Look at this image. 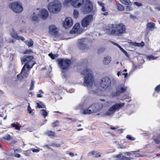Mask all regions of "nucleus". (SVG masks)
Here are the masks:
<instances>
[{"label": "nucleus", "instance_id": "nucleus-25", "mask_svg": "<svg viewBox=\"0 0 160 160\" xmlns=\"http://www.w3.org/2000/svg\"><path fill=\"white\" fill-rule=\"evenodd\" d=\"M25 44L29 47H31L33 45V42L32 39L24 42Z\"/></svg>", "mask_w": 160, "mask_h": 160}, {"label": "nucleus", "instance_id": "nucleus-7", "mask_svg": "<svg viewBox=\"0 0 160 160\" xmlns=\"http://www.w3.org/2000/svg\"><path fill=\"white\" fill-rule=\"evenodd\" d=\"M111 83V79L108 77L102 78L100 81V90L102 91L105 90L110 86Z\"/></svg>", "mask_w": 160, "mask_h": 160}, {"label": "nucleus", "instance_id": "nucleus-2", "mask_svg": "<svg viewBox=\"0 0 160 160\" xmlns=\"http://www.w3.org/2000/svg\"><path fill=\"white\" fill-rule=\"evenodd\" d=\"M104 31L108 34L120 37L126 33V27L122 23L110 24L106 27Z\"/></svg>", "mask_w": 160, "mask_h": 160}, {"label": "nucleus", "instance_id": "nucleus-30", "mask_svg": "<svg viewBox=\"0 0 160 160\" xmlns=\"http://www.w3.org/2000/svg\"><path fill=\"white\" fill-rule=\"evenodd\" d=\"M73 15L74 17L75 18H77L78 17L79 13L78 11L77 10H74Z\"/></svg>", "mask_w": 160, "mask_h": 160}, {"label": "nucleus", "instance_id": "nucleus-51", "mask_svg": "<svg viewBox=\"0 0 160 160\" xmlns=\"http://www.w3.org/2000/svg\"><path fill=\"white\" fill-rule=\"evenodd\" d=\"M37 107L38 108H43L38 103H37Z\"/></svg>", "mask_w": 160, "mask_h": 160}, {"label": "nucleus", "instance_id": "nucleus-22", "mask_svg": "<svg viewBox=\"0 0 160 160\" xmlns=\"http://www.w3.org/2000/svg\"><path fill=\"white\" fill-rule=\"evenodd\" d=\"M126 90V88L124 87L121 86L118 87L117 88V91L121 93H122L125 92Z\"/></svg>", "mask_w": 160, "mask_h": 160}, {"label": "nucleus", "instance_id": "nucleus-38", "mask_svg": "<svg viewBox=\"0 0 160 160\" xmlns=\"http://www.w3.org/2000/svg\"><path fill=\"white\" fill-rule=\"evenodd\" d=\"M58 125V121L56 120L55 122L52 123V126L53 127H56Z\"/></svg>", "mask_w": 160, "mask_h": 160}, {"label": "nucleus", "instance_id": "nucleus-48", "mask_svg": "<svg viewBox=\"0 0 160 160\" xmlns=\"http://www.w3.org/2000/svg\"><path fill=\"white\" fill-rule=\"evenodd\" d=\"M31 150L33 152H39V150L38 149H32Z\"/></svg>", "mask_w": 160, "mask_h": 160}, {"label": "nucleus", "instance_id": "nucleus-33", "mask_svg": "<svg viewBox=\"0 0 160 160\" xmlns=\"http://www.w3.org/2000/svg\"><path fill=\"white\" fill-rule=\"evenodd\" d=\"M126 138L128 139L131 141H133L135 139V138L131 137L130 135H128L127 136Z\"/></svg>", "mask_w": 160, "mask_h": 160}, {"label": "nucleus", "instance_id": "nucleus-62", "mask_svg": "<svg viewBox=\"0 0 160 160\" xmlns=\"http://www.w3.org/2000/svg\"><path fill=\"white\" fill-rule=\"evenodd\" d=\"M38 92L39 93H42V94H43V92L42 91V90H39V91H38Z\"/></svg>", "mask_w": 160, "mask_h": 160}, {"label": "nucleus", "instance_id": "nucleus-43", "mask_svg": "<svg viewBox=\"0 0 160 160\" xmlns=\"http://www.w3.org/2000/svg\"><path fill=\"white\" fill-rule=\"evenodd\" d=\"M105 50V48H99L98 50V52L99 53H101Z\"/></svg>", "mask_w": 160, "mask_h": 160}, {"label": "nucleus", "instance_id": "nucleus-3", "mask_svg": "<svg viewBox=\"0 0 160 160\" xmlns=\"http://www.w3.org/2000/svg\"><path fill=\"white\" fill-rule=\"evenodd\" d=\"M84 104L80 105L79 108L82 110V113L84 114H90L92 113L97 112L100 110L102 108V105L100 103H95L92 104L88 107L87 109H85L86 107Z\"/></svg>", "mask_w": 160, "mask_h": 160}, {"label": "nucleus", "instance_id": "nucleus-12", "mask_svg": "<svg viewBox=\"0 0 160 160\" xmlns=\"http://www.w3.org/2000/svg\"><path fill=\"white\" fill-rule=\"evenodd\" d=\"M93 20V15L91 14L87 15L82 20L81 24L83 27H86L92 23Z\"/></svg>", "mask_w": 160, "mask_h": 160}, {"label": "nucleus", "instance_id": "nucleus-11", "mask_svg": "<svg viewBox=\"0 0 160 160\" xmlns=\"http://www.w3.org/2000/svg\"><path fill=\"white\" fill-rule=\"evenodd\" d=\"M58 62L59 68L62 69H66L69 67L71 61L67 59H58Z\"/></svg>", "mask_w": 160, "mask_h": 160}, {"label": "nucleus", "instance_id": "nucleus-63", "mask_svg": "<svg viewBox=\"0 0 160 160\" xmlns=\"http://www.w3.org/2000/svg\"><path fill=\"white\" fill-rule=\"evenodd\" d=\"M121 74V72H118L117 73V75L118 77Z\"/></svg>", "mask_w": 160, "mask_h": 160}, {"label": "nucleus", "instance_id": "nucleus-18", "mask_svg": "<svg viewBox=\"0 0 160 160\" xmlns=\"http://www.w3.org/2000/svg\"><path fill=\"white\" fill-rule=\"evenodd\" d=\"M11 35L12 38L17 40H19L21 39L22 41H23L25 40L23 37H20L18 36L17 34V33L15 32L13 29H12V31L11 33Z\"/></svg>", "mask_w": 160, "mask_h": 160}, {"label": "nucleus", "instance_id": "nucleus-24", "mask_svg": "<svg viewBox=\"0 0 160 160\" xmlns=\"http://www.w3.org/2000/svg\"><path fill=\"white\" fill-rule=\"evenodd\" d=\"M131 44L135 46L143 47L144 45V43L142 42L140 43H137L134 42H130Z\"/></svg>", "mask_w": 160, "mask_h": 160}, {"label": "nucleus", "instance_id": "nucleus-42", "mask_svg": "<svg viewBox=\"0 0 160 160\" xmlns=\"http://www.w3.org/2000/svg\"><path fill=\"white\" fill-rule=\"evenodd\" d=\"M97 3L98 5L101 7H102L103 6H105L104 3H102L101 2L98 1Z\"/></svg>", "mask_w": 160, "mask_h": 160}, {"label": "nucleus", "instance_id": "nucleus-34", "mask_svg": "<svg viewBox=\"0 0 160 160\" xmlns=\"http://www.w3.org/2000/svg\"><path fill=\"white\" fill-rule=\"evenodd\" d=\"M3 138L6 140H9L11 139V137L9 135L7 134L4 136Z\"/></svg>", "mask_w": 160, "mask_h": 160}, {"label": "nucleus", "instance_id": "nucleus-47", "mask_svg": "<svg viewBox=\"0 0 160 160\" xmlns=\"http://www.w3.org/2000/svg\"><path fill=\"white\" fill-rule=\"evenodd\" d=\"M14 157H17V158H19L21 157L20 155V154H18V153L15 154H14Z\"/></svg>", "mask_w": 160, "mask_h": 160}, {"label": "nucleus", "instance_id": "nucleus-20", "mask_svg": "<svg viewBox=\"0 0 160 160\" xmlns=\"http://www.w3.org/2000/svg\"><path fill=\"white\" fill-rule=\"evenodd\" d=\"M112 58L111 57L109 56H107L103 58V60L102 61V63L104 65H108L112 61Z\"/></svg>", "mask_w": 160, "mask_h": 160}, {"label": "nucleus", "instance_id": "nucleus-14", "mask_svg": "<svg viewBox=\"0 0 160 160\" xmlns=\"http://www.w3.org/2000/svg\"><path fill=\"white\" fill-rule=\"evenodd\" d=\"M78 47L80 49L84 50L88 48L86 39L85 38L79 39L78 41Z\"/></svg>", "mask_w": 160, "mask_h": 160}, {"label": "nucleus", "instance_id": "nucleus-44", "mask_svg": "<svg viewBox=\"0 0 160 160\" xmlns=\"http://www.w3.org/2000/svg\"><path fill=\"white\" fill-rule=\"evenodd\" d=\"M155 142L157 144H159L160 143V139L159 138H158L154 139Z\"/></svg>", "mask_w": 160, "mask_h": 160}, {"label": "nucleus", "instance_id": "nucleus-31", "mask_svg": "<svg viewBox=\"0 0 160 160\" xmlns=\"http://www.w3.org/2000/svg\"><path fill=\"white\" fill-rule=\"evenodd\" d=\"M31 154V152L30 150H28L24 152V154L27 156H29Z\"/></svg>", "mask_w": 160, "mask_h": 160}, {"label": "nucleus", "instance_id": "nucleus-28", "mask_svg": "<svg viewBox=\"0 0 160 160\" xmlns=\"http://www.w3.org/2000/svg\"><path fill=\"white\" fill-rule=\"evenodd\" d=\"M41 113L44 118L48 116V112L44 109H42L41 110Z\"/></svg>", "mask_w": 160, "mask_h": 160}, {"label": "nucleus", "instance_id": "nucleus-6", "mask_svg": "<svg viewBox=\"0 0 160 160\" xmlns=\"http://www.w3.org/2000/svg\"><path fill=\"white\" fill-rule=\"evenodd\" d=\"M84 0H65L63 4L65 6H68L69 4L75 8L80 7L84 2Z\"/></svg>", "mask_w": 160, "mask_h": 160}, {"label": "nucleus", "instance_id": "nucleus-16", "mask_svg": "<svg viewBox=\"0 0 160 160\" xmlns=\"http://www.w3.org/2000/svg\"><path fill=\"white\" fill-rule=\"evenodd\" d=\"M73 24L72 19L70 17H67L63 22V26L66 29L72 27Z\"/></svg>", "mask_w": 160, "mask_h": 160}, {"label": "nucleus", "instance_id": "nucleus-10", "mask_svg": "<svg viewBox=\"0 0 160 160\" xmlns=\"http://www.w3.org/2000/svg\"><path fill=\"white\" fill-rule=\"evenodd\" d=\"M125 104L124 103H122L113 105L109 108L108 111L106 112L105 114L106 115H110L113 114L116 111L119 110L120 108L123 107Z\"/></svg>", "mask_w": 160, "mask_h": 160}, {"label": "nucleus", "instance_id": "nucleus-50", "mask_svg": "<svg viewBox=\"0 0 160 160\" xmlns=\"http://www.w3.org/2000/svg\"><path fill=\"white\" fill-rule=\"evenodd\" d=\"M101 156V155H100V153H99V152H98L97 153H97H96L95 155V156L96 157H99Z\"/></svg>", "mask_w": 160, "mask_h": 160}, {"label": "nucleus", "instance_id": "nucleus-8", "mask_svg": "<svg viewBox=\"0 0 160 160\" xmlns=\"http://www.w3.org/2000/svg\"><path fill=\"white\" fill-rule=\"evenodd\" d=\"M92 8L93 6L92 2L89 0H87L81 8V11L83 13H88L91 12Z\"/></svg>", "mask_w": 160, "mask_h": 160}, {"label": "nucleus", "instance_id": "nucleus-46", "mask_svg": "<svg viewBox=\"0 0 160 160\" xmlns=\"http://www.w3.org/2000/svg\"><path fill=\"white\" fill-rule=\"evenodd\" d=\"M48 55L52 59H54L55 58L53 54L52 53H49V54Z\"/></svg>", "mask_w": 160, "mask_h": 160}, {"label": "nucleus", "instance_id": "nucleus-4", "mask_svg": "<svg viewBox=\"0 0 160 160\" xmlns=\"http://www.w3.org/2000/svg\"><path fill=\"white\" fill-rule=\"evenodd\" d=\"M62 4L59 0H54L49 3L48 6L49 11L53 14H56L59 12L62 8Z\"/></svg>", "mask_w": 160, "mask_h": 160}, {"label": "nucleus", "instance_id": "nucleus-45", "mask_svg": "<svg viewBox=\"0 0 160 160\" xmlns=\"http://www.w3.org/2000/svg\"><path fill=\"white\" fill-rule=\"evenodd\" d=\"M155 90L158 92H159L160 91V84L156 87Z\"/></svg>", "mask_w": 160, "mask_h": 160}, {"label": "nucleus", "instance_id": "nucleus-54", "mask_svg": "<svg viewBox=\"0 0 160 160\" xmlns=\"http://www.w3.org/2000/svg\"><path fill=\"white\" fill-rule=\"evenodd\" d=\"M43 147H46L48 148L49 149H51L52 150V149L49 147V146L48 145H45Z\"/></svg>", "mask_w": 160, "mask_h": 160}, {"label": "nucleus", "instance_id": "nucleus-53", "mask_svg": "<svg viewBox=\"0 0 160 160\" xmlns=\"http://www.w3.org/2000/svg\"><path fill=\"white\" fill-rule=\"evenodd\" d=\"M108 12H106L104 13H102V14L105 15V16H107L108 15Z\"/></svg>", "mask_w": 160, "mask_h": 160}, {"label": "nucleus", "instance_id": "nucleus-60", "mask_svg": "<svg viewBox=\"0 0 160 160\" xmlns=\"http://www.w3.org/2000/svg\"><path fill=\"white\" fill-rule=\"evenodd\" d=\"M110 128L112 130H115V129H117L116 128H115V127H111Z\"/></svg>", "mask_w": 160, "mask_h": 160}, {"label": "nucleus", "instance_id": "nucleus-13", "mask_svg": "<svg viewBox=\"0 0 160 160\" xmlns=\"http://www.w3.org/2000/svg\"><path fill=\"white\" fill-rule=\"evenodd\" d=\"M25 65H24L21 71V73L17 75V77L18 79H22L24 78L27 77L29 73V70L30 69H28V70L25 69Z\"/></svg>", "mask_w": 160, "mask_h": 160}, {"label": "nucleus", "instance_id": "nucleus-61", "mask_svg": "<svg viewBox=\"0 0 160 160\" xmlns=\"http://www.w3.org/2000/svg\"><path fill=\"white\" fill-rule=\"evenodd\" d=\"M122 75H124V77L125 78H126L127 77V75H128V73H125V74L122 73Z\"/></svg>", "mask_w": 160, "mask_h": 160}, {"label": "nucleus", "instance_id": "nucleus-57", "mask_svg": "<svg viewBox=\"0 0 160 160\" xmlns=\"http://www.w3.org/2000/svg\"><path fill=\"white\" fill-rule=\"evenodd\" d=\"M69 155L71 157H72L74 156V154L72 152H70L69 153Z\"/></svg>", "mask_w": 160, "mask_h": 160}, {"label": "nucleus", "instance_id": "nucleus-59", "mask_svg": "<svg viewBox=\"0 0 160 160\" xmlns=\"http://www.w3.org/2000/svg\"><path fill=\"white\" fill-rule=\"evenodd\" d=\"M37 97L38 98H41L42 97V96L41 94H37Z\"/></svg>", "mask_w": 160, "mask_h": 160}, {"label": "nucleus", "instance_id": "nucleus-5", "mask_svg": "<svg viewBox=\"0 0 160 160\" xmlns=\"http://www.w3.org/2000/svg\"><path fill=\"white\" fill-rule=\"evenodd\" d=\"M33 59V56L29 55H25L21 58V61L23 63H25L24 65L28 69L31 68L34 65V63L32 61Z\"/></svg>", "mask_w": 160, "mask_h": 160}, {"label": "nucleus", "instance_id": "nucleus-1", "mask_svg": "<svg viewBox=\"0 0 160 160\" xmlns=\"http://www.w3.org/2000/svg\"><path fill=\"white\" fill-rule=\"evenodd\" d=\"M92 72L90 68H86L81 72L83 75L84 82L83 85L87 87L88 90L91 92H97L96 91L97 86L94 83Z\"/></svg>", "mask_w": 160, "mask_h": 160}, {"label": "nucleus", "instance_id": "nucleus-35", "mask_svg": "<svg viewBox=\"0 0 160 160\" xmlns=\"http://www.w3.org/2000/svg\"><path fill=\"white\" fill-rule=\"evenodd\" d=\"M157 58H155V57L152 55H151L147 57V58L149 60H153L156 59Z\"/></svg>", "mask_w": 160, "mask_h": 160}, {"label": "nucleus", "instance_id": "nucleus-49", "mask_svg": "<svg viewBox=\"0 0 160 160\" xmlns=\"http://www.w3.org/2000/svg\"><path fill=\"white\" fill-rule=\"evenodd\" d=\"M126 9L127 10L129 11L132 9V7L131 6H128L126 7Z\"/></svg>", "mask_w": 160, "mask_h": 160}, {"label": "nucleus", "instance_id": "nucleus-21", "mask_svg": "<svg viewBox=\"0 0 160 160\" xmlns=\"http://www.w3.org/2000/svg\"><path fill=\"white\" fill-rule=\"evenodd\" d=\"M155 25L154 23L152 22L148 23L147 24V28L149 30H152L153 29Z\"/></svg>", "mask_w": 160, "mask_h": 160}, {"label": "nucleus", "instance_id": "nucleus-36", "mask_svg": "<svg viewBox=\"0 0 160 160\" xmlns=\"http://www.w3.org/2000/svg\"><path fill=\"white\" fill-rule=\"evenodd\" d=\"M34 83L35 81H32V82L31 83V87L29 89L31 91L34 88Z\"/></svg>", "mask_w": 160, "mask_h": 160}, {"label": "nucleus", "instance_id": "nucleus-64", "mask_svg": "<svg viewBox=\"0 0 160 160\" xmlns=\"http://www.w3.org/2000/svg\"><path fill=\"white\" fill-rule=\"evenodd\" d=\"M113 43L114 45H115L117 46V47L119 45L118 44V43H114L113 42Z\"/></svg>", "mask_w": 160, "mask_h": 160}, {"label": "nucleus", "instance_id": "nucleus-40", "mask_svg": "<svg viewBox=\"0 0 160 160\" xmlns=\"http://www.w3.org/2000/svg\"><path fill=\"white\" fill-rule=\"evenodd\" d=\"M134 4L138 7L142 6V5L141 3H140L137 2H135L134 3Z\"/></svg>", "mask_w": 160, "mask_h": 160}, {"label": "nucleus", "instance_id": "nucleus-29", "mask_svg": "<svg viewBox=\"0 0 160 160\" xmlns=\"http://www.w3.org/2000/svg\"><path fill=\"white\" fill-rule=\"evenodd\" d=\"M46 134L49 137L54 136L55 135V133L52 131H48L46 132Z\"/></svg>", "mask_w": 160, "mask_h": 160}, {"label": "nucleus", "instance_id": "nucleus-56", "mask_svg": "<svg viewBox=\"0 0 160 160\" xmlns=\"http://www.w3.org/2000/svg\"><path fill=\"white\" fill-rule=\"evenodd\" d=\"M14 152H21V151L18 149H15L14 150Z\"/></svg>", "mask_w": 160, "mask_h": 160}, {"label": "nucleus", "instance_id": "nucleus-15", "mask_svg": "<svg viewBox=\"0 0 160 160\" xmlns=\"http://www.w3.org/2000/svg\"><path fill=\"white\" fill-rule=\"evenodd\" d=\"M39 16L42 19L46 20L48 17V12L45 9H38Z\"/></svg>", "mask_w": 160, "mask_h": 160}, {"label": "nucleus", "instance_id": "nucleus-27", "mask_svg": "<svg viewBox=\"0 0 160 160\" xmlns=\"http://www.w3.org/2000/svg\"><path fill=\"white\" fill-rule=\"evenodd\" d=\"M119 1L125 4L128 5H131V2L129 0H119Z\"/></svg>", "mask_w": 160, "mask_h": 160}, {"label": "nucleus", "instance_id": "nucleus-41", "mask_svg": "<svg viewBox=\"0 0 160 160\" xmlns=\"http://www.w3.org/2000/svg\"><path fill=\"white\" fill-rule=\"evenodd\" d=\"M28 110L29 113L30 114H31L32 112V110L31 109L30 106H29V104L28 106Z\"/></svg>", "mask_w": 160, "mask_h": 160}, {"label": "nucleus", "instance_id": "nucleus-58", "mask_svg": "<svg viewBox=\"0 0 160 160\" xmlns=\"http://www.w3.org/2000/svg\"><path fill=\"white\" fill-rule=\"evenodd\" d=\"M126 56L127 57H129L128 53L126 51L124 53Z\"/></svg>", "mask_w": 160, "mask_h": 160}, {"label": "nucleus", "instance_id": "nucleus-9", "mask_svg": "<svg viewBox=\"0 0 160 160\" xmlns=\"http://www.w3.org/2000/svg\"><path fill=\"white\" fill-rule=\"evenodd\" d=\"M10 8L16 13L21 12L23 9L21 3L19 2H13L9 5Z\"/></svg>", "mask_w": 160, "mask_h": 160}, {"label": "nucleus", "instance_id": "nucleus-17", "mask_svg": "<svg viewBox=\"0 0 160 160\" xmlns=\"http://www.w3.org/2000/svg\"><path fill=\"white\" fill-rule=\"evenodd\" d=\"M38 9H37L30 15V19L32 21H37L38 20Z\"/></svg>", "mask_w": 160, "mask_h": 160}, {"label": "nucleus", "instance_id": "nucleus-39", "mask_svg": "<svg viewBox=\"0 0 160 160\" xmlns=\"http://www.w3.org/2000/svg\"><path fill=\"white\" fill-rule=\"evenodd\" d=\"M32 52V51L31 50H26L24 51V53L25 54H30Z\"/></svg>", "mask_w": 160, "mask_h": 160}, {"label": "nucleus", "instance_id": "nucleus-37", "mask_svg": "<svg viewBox=\"0 0 160 160\" xmlns=\"http://www.w3.org/2000/svg\"><path fill=\"white\" fill-rule=\"evenodd\" d=\"M12 127L13 128H15L16 130H18L20 129V127L17 124H13L12 125Z\"/></svg>", "mask_w": 160, "mask_h": 160}, {"label": "nucleus", "instance_id": "nucleus-26", "mask_svg": "<svg viewBox=\"0 0 160 160\" xmlns=\"http://www.w3.org/2000/svg\"><path fill=\"white\" fill-rule=\"evenodd\" d=\"M116 8L119 11H122L124 10V7L120 4H117L115 5Z\"/></svg>", "mask_w": 160, "mask_h": 160}, {"label": "nucleus", "instance_id": "nucleus-32", "mask_svg": "<svg viewBox=\"0 0 160 160\" xmlns=\"http://www.w3.org/2000/svg\"><path fill=\"white\" fill-rule=\"evenodd\" d=\"M61 144L60 143H53L51 144V145L53 146H55L57 148H59L61 146Z\"/></svg>", "mask_w": 160, "mask_h": 160}, {"label": "nucleus", "instance_id": "nucleus-52", "mask_svg": "<svg viewBox=\"0 0 160 160\" xmlns=\"http://www.w3.org/2000/svg\"><path fill=\"white\" fill-rule=\"evenodd\" d=\"M105 6H103L102 7L101 10L103 12L106 11V9L105 8Z\"/></svg>", "mask_w": 160, "mask_h": 160}, {"label": "nucleus", "instance_id": "nucleus-19", "mask_svg": "<svg viewBox=\"0 0 160 160\" xmlns=\"http://www.w3.org/2000/svg\"><path fill=\"white\" fill-rule=\"evenodd\" d=\"M49 32L51 34L56 35L58 32V29L54 25H51L49 27Z\"/></svg>", "mask_w": 160, "mask_h": 160}, {"label": "nucleus", "instance_id": "nucleus-55", "mask_svg": "<svg viewBox=\"0 0 160 160\" xmlns=\"http://www.w3.org/2000/svg\"><path fill=\"white\" fill-rule=\"evenodd\" d=\"M97 152L96 151H92L91 152V154L92 155H95L96 153H97Z\"/></svg>", "mask_w": 160, "mask_h": 160}, {"label": "nucleus", "instance_id": "nucleus-23", "mask_svg": "<svg viewBox=\"0 0 160 160\" xmlns=\"http://www.w3.org/2000/svg\"><path fill=\"white\" fill-rule=\"evenodd\" d=\"M79 27L80 24L79 23H76L73 27L72 30V32H73L74 33H75L78 31V30L79 28Z\"/></svg>", "mask_w": 160, "mask_h": 160}]
</instances>
